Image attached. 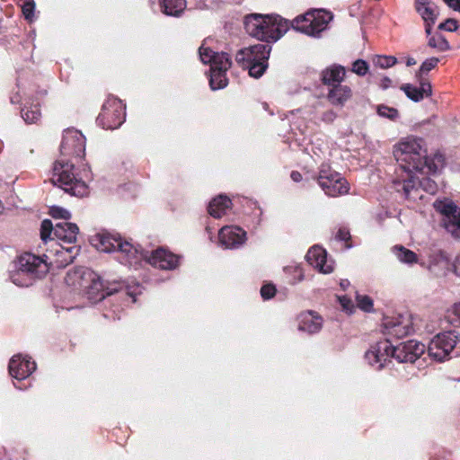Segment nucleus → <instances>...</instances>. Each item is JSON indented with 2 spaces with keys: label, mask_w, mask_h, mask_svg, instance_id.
Instances as JSON below:
<instances>
[{
  "label": "nucleus",
  "mask_w": 460,
  "mask_h": 460,
  "mask_svg": "<svg viewBox=\"0 0 460 460\" xmlns=\"http://www.w3.org/2000/svg\"><path fill=\"white\" fill-rule=\"evenodd\" d=\"M144 254L142 260H146L152 266L161 270H172L176 269L180 263L179 256L164 248H158L150 252L144 250Z\"/></svg>",
  "instance_id": "obj_18"
},
{
  "label": "nucleus",
  "mask_w": 460,
  "mask_h": 460,
  "mask_svg": "<svg viewBox=\"0 0 460 460\" xmlns=\"http://www.w3.org/2000/svg\"><path fill=\"white\" fill-rule=\"evenodd\" d=\"M416 11L420 14L425 22L434 23L437 19L436 8L433 4L428 0H416Z\"/></svg>",
  "instance_id": "obj_28"
},
{
  "label": "nucleus",
  "mask_w": 460,
  "mask_h": 460,
  "mask_svg": "<svg viewBox=\"0 0 460 460\" xmlns=\"http://www.w3.org/2000/svg\"><path fill=\"white\" fill-rule=\"evenodd\" d=\"M290 177L295 182H299L302 181V174L296 171H293L290 174Z\"/></svg>",
  "instance_id": "obj_49"
},
{
  "label": "nucleus",
  "mask_w": 460,
  "mask_h": 460,
  "mask_svg": "<svg viewBox=\"0 0 460 460\" xmlns=\"http://www.w3.org/2000/svg\"><path fill=\"white\" fill-rule=\"evenodd\" d=\"M197 2V5L199 7V8H202L203 6L206 5V0H195Z\"/></svg>",
  "instance_id": "obj_54"
},
{
  "label": "nucleus",
  "mask_w": 460,
  "mask_h": 460,
  "mask_svg": "<svg viewBox=\"0 0 460 460\" xmlns=\"http://www.w3.org/2000/svg\"><path fill=\"white\" fill-rule=\"evenodd\" d=\"M393 341L384 339L371 345L365 353L367 363L376 370L382 369L391 358H396L399 362H415L425 352L426 346L417 341L411 340L402 342L396 346Z\"/></svg>",
  "instance_id": "obj_3"
},
{
  "label": "nucleus",
  "mask_w": 460,
  "mask_h": 460,
  "mask_svg": "<svg viewBox=\"0 0 460 460\" xmlns=\"http://www.w3.org/2000/svg\"><path fill=\"white\" fill-rule=\"evenodd\" d=\"M219 243L226 249H238L246 241V232L234 226H223L218 233Z\"/></svg>",
  "instance_id": "obj_19"
},
{
  "label": "nucleus",
  "mask_w": 460,
  "mask_h": 460,
  "mask_svg": "<svg viewBox=\"0 0 460 460\" xmlns=\"http://www.w3.org/2000/svg\"><path fill=\"white\" fill-rule=\"evenodd\" d=\"M448 322L456 326H460V302L455 303L447 314Z\"/></svg>",
  "instance_id": "obj_34"
},
{
  "label": "nucleus",
  "mask_w": 460,
  "mask_h": 460,
  "mask_svg": "<svg viewBox=\"0 0 460 460\" xmlns=\"http://www.w3.org/2000/svg\"><path fill=\"white\" fill-rule=\"evenodd\" d=\"M438 29L447 31H455L457 29V22L454 19H447L445 22L438 25Z\"/></svg>",
  "instance_id": "obj_43"
},
{
  "label": "nucleus",
  "mask_w": 460,
  "mask_h": 460,
  "mask_svg": "<svg viewBox=\"0 0 460 460\" xmlns=\"http://www.w3.org/2000/svg\"><path fill=\"white\" fill-rule=\"evenodd\" d=\"M21 112L22 119L28 124L37 123L41 116L39 105L29 102H26Z\"/></svg>",
  "instance_id": "obj_31"
},
{
  "label": "nucleus",
  "mask_w": 460,
  "mask_h": 460,
  "mask_svg": "<svg viewBox=\"0 0 460 460\" xmlns=\"http://www.w3.org/2000/svg\"><path fill=\"white\" fill-rule=\"evenodd\" d=\"M393 183L398 192L402 190L405 199L413 201L422 199V190L429 194H435L438 190V185L433 180L428 177L419 180L413 176V173L406 176L399 175Z\"/></svg>",
  "instance_id": "obj_9"
},
{
  "label": "nucleus",
  "mask_w": 460,
  "mask_h": 460,
  "mask_svg": "<svg viewBox=\"0 0 460 460\" xmlns=\"http://www.w3.org/2000/svg\"><path fill=\"white\" fill-rule=\"evenodd\" d=\"M84 272H88V278L91 281V284L87 287L86 295L93 303L100 302L107 296L119 292L122 288L121 283L118 281H104L97 273L89 270Z\"/></svg>",
  "instance_id": "obj_17"
},
{
  "label": "nucleus",
  "mask_w": 460,
  "mask_h": 460,
  "mask_svg": "<svg viewBox=\"0 0 460 460\" xmlns=\"http://www.w3.org/2000/svg\"><path fill=\"white\" fill-rule=\"evenodd\" d=\"M44 257L46 259L30 252L21 255L11 271L12 282L18 287H29L36 279L42 278L49 271V256L44 254Z\"/></svg>",
  "instance_id": "obj_6"
},
{
  "label": "nucleus",
  "mask_w": 460,
  "mask_h": 460,
  "mask_svg": "<svg viewBox=\"0 0 460 460\" xmlns=\"http://www.w3.org/2000/svg\"><path fill=\"white\" fill-rule=\"evenodd\" d=\"M49 214L55 219L60 218L68 220L71 217V213L68 210L56 206L50 208Z\"/></svg>",
  "instance_id": "obj_39"
},
{
  "label": "nucleus",
  "mask_w": 460,
  "mask_h": 460,
  "mask_svg": "<svg viewBox=\"0 0 460 460\" xmlns=\"http://www.w3.org/2000/svg\"><path fill=\"white\" fill-rule=\"evenodd\" d=\"M337 118V113L333 110H327L321 115V120L324 123L331 124Z\"/></svg>",
  "instance_id": "obj_44"
},
{
  "label": "nucleus",
  "mask_w": 460,
  "mask_h": 460,
  "mask_svg": "<svg viewBox=\"0 0 460 460\" xmlns=\"http://www.w3.org/2000/svg\"><path fill=\"white\" fill-rule=\"evenodd\" d=\"M336 239L339 241L347 242L350 239V233L346 227H340L336 233Z\"/></svg>",
  "instance_id": "obj_45"
},
{
  "label": "nucleus",
  "mask_w": 460,
  "mask_h": 460,
  "mask_svg": "<svg viewBox=\"0 0 460 460\" xmlns=\"http://www.w3.org/2000/svg\"><path fill=\"white\" fill-rule=\"evenodd\" d=\"M246 32L267 43L276 42L289 29V22L278 14L251 13L244 17Z\"/></svg>",
  "instance_id": "obj_4"
},
{
  "label": "nucleus",
  "mask_w": 460,
  "mask_h": 460,
  "mask_svg": "<svg viewBox=\"0 0 460 460\" xmlns=\"http://www.w3.org/2000/svg\"><path fill=\"white\" fill-rule=\"evenodd\" d=\"M15 387H16V388H18V389H21V390H22V389H23L22 387L18 386V385H15Z\"/></svg>",
  "instance_id": "obj_55"
},
{
  "label": "nucleus",
  "mask_w": 460,
  "mask_h": 460,
  "mask_svg": "<svg viewBox=\"0 0 460 460\" xmlns=\"http://www.w3.org/2000/svg\"><path fill=\"white\" fill-rule=\"evenodd\" d=\"M350 285L348 279H341L340 282L341 288L345 290Z\"/></svg>",
  "instance_id": "obj_51"
},
{
  "label": "nucleus",
  "mask_w": 460,
  "mask_h": 460,
  "mask_svg": "<svg viewBox=\"0 0 460 460\" xmlns=\"http://www.w3.org/2000/svg\"><path fill=\"white\" fill-rule=\"evenodd\" d=\"M21 96L20 94L17 93H14L13 94L11 97H10V102L14 104V103H19L21 102Z\"/></svg>",
  "instance_id": "obj_50"
},
{
  "label": "nucleus",
  "mask_w": 460,
  "mask_h": 460,
  "mask_svg": "<svg viewBox=\"0 0 460 460\" xmlns=\"http://www.w3.org/2000/svg\"><path fill=\"white\" fill-rule=\"evenodd\" d=\"M459 340V335L455 331L438 333L431 340L428 347V354L438 361H443L448 358Z\"/></svg>",
  "instance_id": "obj_16"
},
{
  "label": "nucleus",
  "mask_w": 460,
  "mask_h": 460,
  "mask_svg": "<svg viewBox=\"0 0 460 460\" xmlns=\"http://www.w3.org/2000/svg\"><path fill=\"white\" fill-rule=\"evenodd\" d=\"M323 326V320L314 312H304L298 316V330L313 334L318 332Z\"/></svg>",
  "instance_id": "obj_23"
},
{
  "label": "nucleus",
  "mask_w": 460,
  "mask_h": 460,
  "mask_svg": "<svg viewBox=\"0 0 460 460\" xmlns=\"http://www.w3.org/2000/svg\"><path fill=\"white\" fill-rule=\"evenodd\" d=\"M439 59L438 58H430L426 59L420 67V75L422 74H426L433 69L438 63Z\"/></svg>",
  "instance_id": "obj_40"
},
{
  "label": "nucleus",
  "mask_w": 460,
  "mask_h": 460,
  "mask_svg": "<svg viewBox=\"0 0 460 460\" xmlns=\"http://www.w3.org/2000/svg\"><path fill=\"white\" fill-rule=\"evenodd\" d=\"M428 45L430 48L438 49L439 51H445L450 48L449 43L442 35L431 36L429 39Z\"/></svg>",
  "instance_id": "obj_33"
},
{
  "label": "nucleus",
  "mask_w": 460,
  "mask_h": 460,
  "mask_svg": "<svg viewBox=\"0 0 460 460\" xmlns=\"http://www.w3.org/2000/svg\"><path fill=\"white\" fill-rule=\"evenodd\" d=\"M270 43H259L240 49L235 60L249 69V75L254 78L261 77L268 67V60L271 51Z\"/></svg>",
  "instance_id": "obj_8"
},
{
  "label": "nucleus",
  "mask_w": 460,
  "mask_h": 460,
  "mask_svg": "<svg viewBox=\"0 0 460 460\" xmlns=\"http://www.w3.org/2000/svg\"><path fill=\"white\" fill-rule=\"evenodd\" d=\"M415 64H416V60L413 58H408V59L406 61V65L408 66H413Z\"/></svg>",
  "instance_id": "obj_53"
},
{
  "label": "nucleus",
  "mask_w": 460,
  "mask_h": 460,
  "mask_svg": "<svg viewBox=\"0 0 460 460\" xmlns=\"http://www.w3.org/2000/svg\"><path fill=\"white\" fill-rule=\"evenodd\" d=\"M36 369V363L22 355L13 356L9 362L10 375L18 381L26 379Z\"/></svg>",
  "instance_id": "obj_21"
},
{
  "label": "nucleus",
  "mask_w": 460,
  "mask_h": 460,
  "mask_svg": "<svg viewBox=\"0 0 460 460\" xmlns=\"http://www.w3.org/2000/svg\"><path fill=\"white\" fill-rule=\"evenodd\" d=\"M288 283L296 285L305 279L304 270L300 264L292 263L283 269Z\"/></svg>",
  "instance_id": "obj_30"
},
{
  "label": "nucleus",
  "mask_w": 460,
  "mask_h": 460,
  "mask_svg": "<svg viewBox=\"0 0 460 460\" xmlns=\"http://www.w3.org/2000/svg\"><path fill=\"white\" fill-rule=\"evenodd\" d=\"M339 302L344 311L349 314L353 312L354 305L350 298L346 296H338Z\"/></svg>",
  "instance_id": "obj_42"
},
{
  "label": "nucleus",
  "mask_w": 460,
  "mask_h": 460,
  "mask_svg": "<svg viewBox=\"0 0 460 460\" xmlns=\"http://www.w3.org/2000/svg\"><path fill=\"white\" fill-rule=\"evenodd\" d=\"M199 54L203 64L210 65V88L213 91L225 88L228 84L226 72L232 65L229 55L226 52L213 51L205 44L199 47Z\"/></svg>",
  "instance_id": "obj_7"
},
{
  "label": "nucleus",
  "mask_w": 460,
  "mask_h": 460,
  "mask_svg": "<svg viewBox=\"0 0 460 460\" xmlns=\"http://www.w3.org/2000/svg\"><path fill=\"white\" fill-rule=\"evenodd\" d=\"M372 62L375 66L385 69L394 66L397 63V59L394 56L376 55L373 57Z\"/></svg>",
  "instance_id": "obj_32"
},
{
  "label": "nucleus",
  "mask_w": 460,
  "mask_h": 460,
  "mask_svg": "<svg viewBox=\"0 0 460 460\" xmlns=\"http://www.w3.org/2000/svg\"><path fill=\"white\" fill-rule=\"evenodd\" d=\"M376 111L380 117L387 118L392 120L395 119L399 115L398 111L395 108L389 107L384 104L378 105Z\"/></svg>",
  "instance_id": "obj_35"
},
{
  "label": "nucleus",
  "mask_w": 460,
  "mask_h": 460,
  "mask_svg": "<svg viewBox=\"0 0 460 460\" xmlns=\"http://www.w3.org/2000/svg\"><path fill=\"white\" fill-rule=\"evenodd\" d=\"M392 84V80L389 78V77H384L382 78L381 82H380V87L384 90L389 88V86L391 85Z\"/></svg>",
  "instance_id": "obj_48"
},
{
  "label": "nucleus",
  "mask_w": 460,
  "mask_h": 460,
  "mask_svg": "<svg viewBox=\"0 0 460 460\" xmlns=\"http://www.w3.org/2000/svg\"><path fill=\"white\" fill-rule=\"evenodd\" d=\"M444 2L453 10L460 12V0H444Z\"/></svg>",
  "instance_id": "obj_47"
},
{
  "label": "nucleus",
  "mask_w": 460,
  "mask_h": 460,
  "mask_svg": "<svg viewBox=\"0 0 460 460\" xmlns=\"http://www.w3.org/2000/svg\"><path fill=\"white\" fill-rule=\"evenodd\" d=\"M356 298L358 306L361 310L365 312H371L373 310V300L368 296L357 295Z\"/></svg>",
  "instance_id": "obj_37"
},
{
  "label": "nucleus",
  "mask_w": 460,
  "mask_h": 460,
  "mask_svg": "<svg viewBox=\"0 0 460 460\" xmlns=\"http://www.w3.org/2000/svg\"><path fill=\"white\" fill-rule=\"evenodd\" d=\"M57 246L50 252L57 256L56 263L58 266L65 267L72 263L78 253L79 248L77 246L64 247L61 244H57Z\"/></svg>",
  "instance_id": "obj_26"
},
{
  "label": "nucleus",
  "mask_w": 460,
  "mask_h": 460,
  "mask_svg": "<svg viewBox=\"0 0 460 460\" xmlns=\"http://www.w3.org/2000/svg\"><path fill=\"white\" fill-rule=\"evenodd\" d=\"M305 259L310 265L321 273L328 274L333 271V261L327 258L326 251L321 246L314 245L311 247L305 255Z\"/></svg>",
  "instance_id": "obj_20"
},
{
  "label": "nucleus",
  "mask_w": 460,
  "mask_h": 460,
  "mask_svg": "<svg viewBox=\"0 0 460 460\" xmlns=\"http://www.w3.org/2000/svg\"><path fill=\"white\" fill-rule=\"evenodd\" d=\"M352 94L351 88L341 84L328 88L327 100L332 105L342 108L351 99Z\"/></svg>",
  "instance_id": "obj_22"
},
{
  "label": "nucleus",
  "mask_w": 460,
  "mask_h": 460,
  "mask_svg": "<svg viewBox=\"0 0 460 460\" xmlns=\"http://www.w3.org/2000/svg\"><path fill=\"white\" fill-rule=\"evenodd\" d=\"M394 155L399 164L401 174L410 175L414 172H422L427 168V172L435 173L444 166L442 155H436L433 159L427 155V150L422 138L407 137L402 139L394 149Z\"/></svg>",
  "instance_id": "obj_2"
},
{
  "label": "nucleus",
  "mask_w": 460,
  "mask_h": 460,
  "mask_svg": "<svg viewBox=\"0 0 460 460\" xmlns=\"http://www.w3.org/2000/svg\"><path fill=\"white\" fill-rule=\"evenodd\" d=\"M140 293H141V290H140V287L138 285H137L134 288V289H132V288H128L127 291H126V294L133 298L132 302H136V296Z\"/></svg>",
  "instance_id": "obj_46"
},
{
  "label": "nucleus",
  "mask_w": 460,
  "mask_h": 460,
  "mask_svg": "<svg viewBox=\"0 0 460 460\" xmlns=\"http://www.w3.org/2000/svg\"><path fill=\"white\" fill-rule=\"evenodd\" d=\"M319 186L329 197L347 194L349 187L348 181L339 172L332 171L329 164H322L317 178Z\"/></svg>",
  "instance_id": "obj_13"
},
{
  "label": "nucleus",
  "mask_w": 460,
  "mask_h": 460,
  "mask_svg": "<svg viewBox=\"0 0 460 460\" xmlns=\"http://www.w3.org/2000/svg\"><path fill=\"white\" fill-rule=\"evenodd\" d=\"M417 317L410 314H396L385 317L383 321V334L385 339H402L413 333L418 329Z\"/></svg>",
  "instance_id": "obj_11"
},
{
  "label": "nucleus",
  "mask_w": 460,
  "mask_h": 460,
  "mask_svg": "<svg viewBox=\"0 0 460 460\" xmlns=\"http://www.w3.org/2000/svg\"><path fill=\"white\" fill-rule=\"evenodd\" d=\"M435 209L442 216L446 230L456 240H460V208L448 199L434 202Z\"/></svg>",
  "instance_id": "obj_15"
},
{
  "label": "nucleus",
  "mask_w": 460,
  "mask_h": 460,
  "mask_svg": "<svg viewBox=\"0 0 460 460\" xmlns=\"http://www.w3.org/2000/svg\"><path fill=\"white\" fill-rule=\"evenodd\" d=\"M84 150V136L77 129H66L60 145V153L63 157L55 163L50 181L71 196L84 197L89 190L85 181L78 177L75 172V165L66 157H82Z\"/></svg>",
  "instance_id": "obj_1"
},
{
  "label": "nucleus",
  "mask_w": 460,
  "mask_h": 460,
  "mask_svg": "<svg viewBox=\"0 0 460 460\" xmlns=\"http://www.w3.org/2000/svg\"><path fill=\"white\" fill-rule=\"evenodd\" d=\"M93 244L101 252H117L119 262L128 266L137 265L145 255L144 249L139 244L108 233L95 235Z\"/></svg>",
  "instance_id": "obj_5"
},
{
  "label": "nucleus",
  "mask_w": 460,
  "mask_h": 460,
  "mask_svg": "<svg viewBox=\"0 0 460 460\" xmlns=\"http://www.w3.org/2000/svg\"><path fill=\"white\" fill-rule=\"evenodd\" d=\"M426 22V25H425V31L428 35H429L431 33V27H432V24L431 22Z\"/></svg>",
  "instance_id": "obj_52"
},
{
  "label": "nucleus",
  "mask_w": 460,
  "mask_h": 460,
  "mask_svg": "<svg viewBox=\"0 0 460 460\" xmlns=\"http://www.w3.org/2000/svg\"><path fill=\"white\" fill-rule=\"evenodd\" d=\"M22 13L24 18L29 22L33 21L34 11H35V3L33 0H26L22 5Z\"/></svg>",
  "instance_id": "obj_38"
},
{
  "label": "nucleus",
  "mask_w": 460,
  "mask_h": 460,
  "mask_svg": "<svg viewBox=\"0 0 460 460\" xmlns=\"http://www.w3.org/2000/svg\"><path fill=\"white\" fill-rule=\"evenodd\" d=\"M392 251L396 259L402 263L411 266L418 262V255L402 245H395Z\"/></svg>",
  "instance_id": "obj_29"
},
{
  "label": "nucleus",
  "mask_w": 460,
  "mask_h": 460,
  "mask_svg": "<svg viewBox=\"0 0 460 460\" xmlns=\"http://www.w3.org/2000/svg\"><path fill=\"white\" fill-rule=\"evenodd\" d=\"M401 90L404 92L406 96L411 101L418 102L421 101L425 96L431 95V84L423 81L420 83V87L413 86L410 84H405L401 86Z\"/></svg>",
  "instance_id": "obj_25"
},
{
  "label": "nucleus",
  "mask_w": 460,
  "mask_h": 460,
  "mask_svg": "<svg viewBox=\"0 0 460 460\" xmlns=\"http://www.w3.org/2000/svg\"><path fill=\"white\" fill-rule=\"evenodd\" d=\"M345 75L346 70L344 66L340 65H332L322 72V80L323 84L327 85L329 88L334 85L341 84Z\"/></svg>",
  "instance_id": "obj_24"
},
{
  "label": "nucleus",
  "mask_w": 460,
  "mask_h": 460,
  "mask_svg": "<svg viewBox=\"0 0 460 460\" xmlns=\"http://www.w3.org/2000/svg\"><path fill=\"white\" fill-rule=\"evenodd\" d=\"M332 20V14L325 11H312L296 17L291 23L294 30L308 36L320 37Z\"/></svg>",
  "instance_id": "obj_10"
},
{
  "label": "nucleus",
  "mask_w": 460,
  "mask_h": 460,
  "mask_svg": "<svg viewBox=\"0 0 460 460\" xmlns=\"http://www.w3.org/2000/svg\"><path fill=\"white\" fill-rule=\"evenodd\" d=\"M276 294V288L274 285L267 284L263 285L261 288V295L263 299H270L272 298Z\"/></svg>",
  "instance_id": "obj_41"
},
{
  "label": "nucleus",
  "mask_w": 460,
  "mask_h": 460,
  "mask_svg": "<svg viewBox=\"0 0 460 460\" xmlns=\"http://www.w3.org/2000/svg\"><path fill=\"white\" fill-rule=\"evenodd\" d=\"M78 233V226L67 221L57 223L53 226L49 219H44L40 226V238L44 243L52 240L50 237L51 234L64 243H75Z\"/></svg>",
  "instance_id": "obj_14"
},
{
  "label": "nucleus",
  "mask_w": 460,
  "mask_h": 460,
  "mask_svg": "<svg viewBox=\"0 0 460 460\" xmlns=\"http://www.w3.org/2000/svg\"><path fill=\"white\" fill-rule=\"evenodd\" d=\"M125 116V105L122 102L114 96H110L103 103L96 122L102 128L115 129L122 125Z\"/></svg>",
  "instance_id": "obj_12"
},
{
  "label": "nucleus",
  "mask_w": 460,
  "mask_h": 460,
  "mask_svg": "<svg viewBox=\"0 0 460 460\" xmlns=\"http://www.w3.org/2000/svg\"><path fill=\"white\" fill-rule=\"evenodd\" d=\"M369 66L367 61L357 59L353 62L351 71L359 76H364L368 72Z\"/></svg>",
  "instance_id": "obj_36"
},
{
  "label": "nucleus",
  "mask_w": 460,
  "mask_h": 460,
  "mask_svg": "<svg viewBox=\"0 0 460 460\" xmlns=\"http://www.w3.org/2000/svg\"><path fill=\"white\" fill-rule=\"evenodd\" d=\"M232 202L226 195L214 198L208 204V211L215 218L222 217L231 208Z\"/></svg>",
  "instance_id": "obj_27"
}]
</instances>
